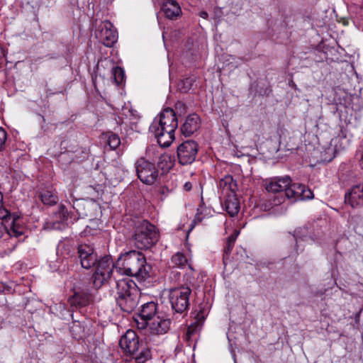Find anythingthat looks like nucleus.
<instances>
[{"instance_id": "f257e3e1", "label": "nucleus", "mask_w": 363, "mask_h": 363, "mask_svg": "<svg viewBox=\"0 0 363 363\" xmlns=\"http://www.w3.org/2000/svg\"><path fill=\"white\" fill-rule=\"evenodd\" d=\"M177 127L178 120L174 111L166 108L154 119L150 131L155 135L158 144L165 147H169L174 140V131Z\"/></svg>"}, {"instance_id": "f03ea898", "label": "nucleus", "mask_w": 363, "mask_h": 363, "mask_svg": "<svg viewBox=\"0 0 363 363\" xmlns=\"http://www.w3.org/2000/svg\"><path fill=\"white\" fill-rule=\"evenodd\" d=\"M265 189L268 192L272 193L284 191L285 196L292 201L309 200L313 198V194L310 189L302 184H291V179L288 176L273 179L267 184Z\"/></svg>"}, {"instance_id": "7ed1b4c3", "label": "nucleus", "mask_w": 363, "mask_h": 363, "mask_svg": "<svg viewBox=\"0 0 363 363\" xmlns=\"http://www.w3.org/2000/svg\"><path fill=\"white\" fill-rule=\"evenodd\" d=\"M116 268L129 277L144 279L148 275L145 255L136 250H130L118 258Z\"/></svg>"}, {"instance_id": "20e7f679", "label": "nucleus", "mask_w": 363, "mask_h": 363, "mask_svg": "<svg viewBox=\"0 0 363 363\" xmlns=\"http://www.w3.org/2000/svg\"><path fill=\"white\" fill-rule=\"evenodd\" d=\"M159 238L158 229L147 220H143L135 225L133 242L138 249L146 250L155 246Z\"/></svg>"}, {"instance_id": "39448f33", "label": "nucleus", "mask_w": 363, "mask_h": 363, "mask_svg": "<svg viewBox=\"0 0 363 363\" xmlns=\"http://www.w3.org/2000/svg\"><path fill=\"white\" fill-rule=\"evenodd\" d=\"M96 270L93 275V283L96 288L109 283L113 277L114 264L111 256L106 255L97 259Z\"/></svg>"}, {"instance_id": "423d86ee", "label": "nucleus", "mask_w": 363, "mask_h": 363, "mask_svg": "<svg viewBox=\"0 0 363 363\" xmlns=\"http://www.w3.org/2000/svg\"><path fill=\"white\" fill-rule=\"evenodd\" d=\"M191 289L187 286H181L169 290V298L172 308L177 313L186 311L190 305Z\"/></svg>"}, {"instance_id": "0eeeda50", "label": "nucleus", "mask_w": 363, "mask_h": 363, "mask_svg": "<svg viewBox=\"0 0 363 363\" xmlns=\"http://www.w3.org/2000/svg\"><path fill=\"white\" fill-rule=\"evenodd\" d=\"M135 170L138 179L145 184H153L158 178V170L155 164L144 158L136 162Z\"/></svg>"}, {"instance_id": "6e6552de", "label": "nucleus", "mask_w": 363, "mask_h": 363, "mask_svg": "<svg viewBox=\"0 0 363 363\" xmlns=\"http://www.w3.org/2000/svg\"><path fill=\"white\" fill-rule=\"evenodd\" d=\"M95 36L106 47H112L117 41V31L109 21H101L95 30Z\"/></svg>"}, {"instance_id": "1a4fd4ad", "label": "nucleus", "mask_w": 363, "mask_h": 363, "mask_svg": "<svg viewBox=\"0 0 363 363\" xmlns=\"http://www.w3.org/2000/svg\"><path fill=\"white\" fill-rule=\"evenodd\" d=\"M199 145L194 140H186L177 147V158L182 165L191 164L195 161Z\"/></svg>"}, {"instance_id": "9d476101", "label": "nucleus", "mask_w": 363, "mask_h": 363, "mask_svg": "<svg viewBox=\"0 0 363 363\" xmlns=\"http://www.w3.org/2000/svg\"><path fill=\"white\" fill-rule=\"evenodd\" d=\"M77 257L84 269H89L95 266L98 256L94 247L87 244H81L77 247Z\"/></svg>"}, {"instance_id": "9b49d317", "label": "nucleus", "mask_w": 363, "mask_h": 363, "mask_svg": "<svg viewBox=\"0 0 363 363\" xmlns=\"http://www.w3.org/2000/svg\"><path fill=\"white\" fill-rule=\"evenodd\" d=\"M121 348L125 352L131 354L136 353L139 350V339L134 330H128L119 340Z\"/></svg>"}, {"instance_id": "f8f14e48", "label": "nucleus", "mask_w": 363, "mask_h": 363, "mask_svg": "<svg viewBox=\"0 0 363 363\" xmlns=\"http://www.w3.org/2000/svg\"><path fill=\"white\" fill-rule=\"evenodd\" d=\"M116 301L130 294L138 292L137 285L130 278H123L116 281Z\"/></svg>"}, {"instance_id": "ddd939ff", "label": "nucleus", "mask_w": 363, "mask_h": 363, "mask_svg": "<svg viewBox=\"0 0 363 363\" xmlns=\"http://www.w3.org/2000/svg\"><path fill=\"white\" fill-rule=\"evenodd\" d=\"M169 318L157 315L150 323L149 331L151 335H162L166 334L170 329Z\"/></svg>"}, {"instance_id": "4468645a", "label": "nucleus", "mask_w": 363, "mask_h": 363, "mask_svg": "<svg viewBox=\"0 0 363 363\" xmlns=\"http://www.w3.org/2000/svg\"><path fill=\"white\" fill-rule=\"evenodd\" d=\"M345 201L352 208L363 205V183L353 186L350 191L345 194Z\"/></svg>"}, {"instance_id": "2eb2a0df", "label": "nucleus", "mask_w": 363, "mask_h": 363, "mask_svg": "<svg viewBox=\"0 0 363 363\" xmlns=\"http://www.w3.org/2000/svg\"><path fill=\"white\" fill-rule=\"evenodd\" d=\"M157 305L153 301L146 303L142 306V308L140 311V316L143 322L138 323L139 328H146L147 321L153 320L157 315H160L157 311Z\"/></svg>"}, {"instance_id": "dca6fc26", "label": "nucleus", "mask_w": 363, "mask_h": 363, "mask_svg": "<svg viewBox=\"0 0 363 363\" xmlns=\"http://www.w3.org/2000/svg\"><path fill=\"white\" fill-rule=\"evenodd\" d=\"M200 125L199 116L196 113L189 114L181 126V133L185 137H189L199 130Z\"/></svg>"}, {"instance_id": "f3484780", "label": "nucleus", "mask_w": 363, "mask_h": 363, "mask_svg": "<svg viewBox=\"0 0 363 363\" xmlns=\"http://www.w3.org/2000/svg\"><path fill=\"white\" fill-rule=\"evenodd\" d=\"M138 291L130 294L129 296H124L116 300L117 305L120 308L128 313H130L137 307L138 303Z\"/></svg>"}, {"instance_id": "a211bd4d", "label": "nucleus", "mask_w": 363, "mask_h": 363, "mask_svg": "<svg viewBox=\"0 0 363 363\" xmlns=\"http://www.w3.org/2000/svg\"><path fill=\"white\" fill-rule=\"evenodd\" d=\"M89 301L90 294L87 289L75 291L74 294L68 299L69 304L77 308L87 306Z\"/></svg>"}, {"instance_id": "6ab92c4d", "label": "nucleus", "mask_w": 363, "mask_h": 363, "mask_svg": "<svg viewBox=\"0 0 363 363\" xmlns=\"http://www.w3.org/2000/svg\"><path fill=\"white\" fill-rule=\"evenodd\" d=\"M162 11L165 16L171 20L176 19L182 13L181 7L174 0L164 1L162 6Z\"/></svg>"}, {"instance_id": "aec40b11", "label": "nucleus", "mask_w": 363, "mask_h": 363, "mask_svg": "<svg viewBox=\"0 0 363 363\" xmlns=\"http://www.w3.org/2000/svg\"><path fill=\"white\" fill-rule=\"evenodd\" d=\"M223 206L230 216H235L240 211V203L235 194L228 195Z\"/></svg>"}, {"instance_id": "412c9836", "label": "nucleus", "mask_w": 363, "mask_h": 363, "mask_svg": "<svg viewBox=\"0 0 363 363\" xmlns=\"http://www.w3.org/2000/svg\"><path fill=\"white\" fill-rule=\"evenodd\" d=\"M18 216H13V218L11 220L10 228H7V227H6L4 228L5 235L6 236L18 238L23 235L24 228L18 223Z\"/></svg>"}, {"instance_id": "4be33fe9", "label": "nucleus", "mask_w": 363, "mask_h": 363, "mask_svg": "<svg viewBox=\"0 0 363 363\" xmlns=\"http://www.w3.org/2000/svg\"><path fill=\"white\" fill-rule=\"evenodd\" d=\"M196 320L191 323L187 328L186 335L190 337L193 334L201 330L203 322L205 320L203 311H200L196 316Z\"/></svg>"}, {"instance_id": "5701e85b", "label": "nucleus", "mask_w": 363, "mask_h": 363, "mask_svg": "<svg viewBox=\"0 0 363 363\" xmlns=\"http://www.w3.org/2000/svg\"><path fill=\"white\" fill-rule=\"evenodd\" d=\"M134 354L135 363H145L151 357L150 348L143 345L139 346L138 351Z\"/></svg>"}, {"instance_id": "b1692460", "label": "nucleus", "mask_w": 363, "mask_h": 363, "mask_svg": "<svg viewBox=\"0 0 363 363\" xmlns=\"http://www.w3.org/2000/svg\"><path fill=\"white\" fill-rule=\"evenodd\" d=\"M40 199L45 205L52 206L57 203V196L48 189H43L40 193Z\"/></svg>"}, {"instance_id": "393cba45", "label": "nucleus", "mask_w": 363, "mask_h": 363, "mask_svg": "<svg viewBox=\"0 0 363 363\" xmlns=\"http://www.w3.org/2000/svg\"><path fill=\"white\" fill-rule=\"evenodd\" d=\"M169 264L172 267L182 269L186 267L187 259L183 253L178 252L172 256Z\"/></svg>"}, {"instance_id": "a878e982", "label": "nucleus", "mask_w": 363, "mask_h": 363, "mask_svg": "<svg viewBox=\"0 0 363 363\" xmlns=\"http://www.w3.org/2000/svg\"><path fill=\"white\" fill-rule=\"evenodd\" d=\"M19 5L25 10L33 11L38 9L41 0H16Z\"/></svg>"}, {"instance_id": "bb28decb", "label": "nucleus", "mask_w": 363, "mask_h": 363, "mask_svg": "<svg viewBox=\"0 0 363 363\" xmlns=\"http://www.w3.org/2000/svg\"><path fill=\"white\" fill-rule=\"evenodd\" d=\"M237 236H238L237 233L232 234L227 239L226 245L224 247V250H223V262L224 263H225V260L228 258V256L230 255V254L234 247L235 240L237 239Z\"/></svg>"}, {"instance_id": "cd10ccee", "label": "nucleus", "mask_w": 363, "mask_h": 363, "mask_svg": "<svg viewBox=\"0 0 363 363\" xmlns=\"http://www.w3.org/2000/svg\"><path fill=\"white\" fill-rule=\"evenodd\" d=\"M218 186L220 188L223 189L230 190L231 191H233V178L231 175H225L223 178L220 179L218 182Z\"/></svg>"}, {"instance_id": "c85d7f7f", "label": "nucleus", "mask_w": 363, "mask_h": 363, "mask_svg": "<svg viewBox=\"0 0 363 363\" xmlns=\"http://www.w3.org/2000/svg\"><path fill=\"white\" fill-rule=\"evenodd\" d=\"M112 73L113 75L115 82L117 84H122L125 78L124 70L120 67H116L113 69Z\"/></svg>"}, {"instance_id": "c756f323", "label": "nucleus", "mask_w": 363, "mask_h": 363, "mask_svg": "<svg viewBox=\"0 0 363 363\" xmlns=\"http://www.w3.org/2000/svg\"><path fill=\"white\" fill-rule=\"evenodd\" d=\"M13 216L15 215H11L10 212L3 206V205L0 206V220H2L1 223H9L13 218Z\"/></svg>"}, {"instance_id": "7c9ffc66", "label": "nucleus", "mask_w": 363, "mask_h": 363, "mask_svg": "<svg viewBox=\"0 0 363 363\" xmlns=\"http://www.w3.org/2000/svg\"><path fill=\"white\" fill-rule=\"evenodd\" d=\"M158 165L161 167L162 169L168 170L172 167V163L170 160V157L167 155H162L160 157V161L158 162Z\"/></svg>"}, {"instance_id": "2f4dec72", "label": "nucleus", "mask_w": 363, "mask_h": 363, "mask_svg": "<svg viewBox=\"0 0 363 363\" xmlns=\"http://www.w3.org/2000/svg\"><path fill=\"white\" fill-rule=\"evenodd\" d=\"M107 143L111 149H116L121 144V140L118 135L111 133L108 138Z\"/></svg>"}, {"instance_id": "473e14b6", "label": "nucleus", "mask_w": 363, "mask_h": 363, "mask_svg": "<svg viewBox=\"0 0 363 363\" xmlns=\"http://www.w3.org/2000/svg\"><path fill=\"white\" fill-rule=\"evenodd\" d=\"M56 215H58L62 223L66 222L69 218V213L64 205L59 206Z\"/></svg>"}, {"instance_id": "72a5a7b5", "label": "nucleus", "mask_w": 363, "mask_h": 363, "mask_svg": "<svg viewBox=\"0 0 363 363\" xmlns=\"http://www.w3.org/2000/svg\"><path fill=\"white\" fill-rule=\"evenodd\" d=\"M7 133L4 128L0 127V151L3 150L6 145Z\"/></svg>"}, {"instance_id": "f704fd0d", "label": "nucleus", "mask_w": 363, "mask_h": 363, "mask_svg": "<svg viewBox=\"0 0 363 363\" xmlns=\"http://www.w3.org/2000/svg\"><path fill=\"white\" fill-rule=\"evenodd\" d=\"M333 153L334 152V149L333 148H331V147H329L327 150L325 151V152L322 155V157L324 159L325 161H328V162H330L333 160V158L334 157V155L333 156H330V157H327L325 156L328 153Z\"/></svg>"}, {"instance_id": "c9c22d12", "label": "nucleus", "mask_w": 363, "mask_h": 363, "mask_svg": "<svg viewBox=\"0 0 363 363\" xmlns=\"http://www.w3.org/2000/svg\"><path fill=\"white\" fill-rule=\"evenodd\" d=\"M60 247H62V249L65 250V254H66L67 255H69V253H70V247H71L69 245L63 243L61 245H60Z\"/></svg>"}, {"instance_id": "e433bc0d", "label": "nucleus", "mask_w": 363, "mask_h": 363, "mask_svg": "<svg viewBox=\"0 0 363 363\" xmlns=\"http://www.w3.org/2000/svg\"><path fill=\"white\" fill-rule=\"evenodd\" d=\"M294 238H295V240H296V244H298V240H305V238H306V236H304V235H303L302 237H301V236L299 235V232H298V231H296V230L295 231V233H294Z\"/></svg>"}, {"instance_id": "4c0bfd02", "label": "nucleus", "mask_w": 363, "mask_h": 363, "mask_svg": "<svg viewBox=\"0 0 363 363\" xmlns=\"http://www.w3.org/2000/svg\"><path fill=\"white\" fill-rule=\"evenodd\" d=\"M192 186V184L189 182H187L184 184V189L186 191H189L191 190Z\"/></svg>"}, {"instance_id": "58836bf2", "label": "nucleus", "mask_w": 363, "mask_h": 363, "mask_svg": "<svg viewBox=\"0 0 363 363\" xmlns=\"http://www.w3.org/2000/svg\"><path fill=\"white\" fill-rule=\"evenodd\" d=\"M199 16L203 18H207L208 16V14L206 11H201L199 13Z\"/></svg>"}, {"instance_id": "ea45409f", "label": "nucleus", "mask_w": 363, "mask_h": 363, "mask_svg": "<svg viewBox=\"0 0 363 363\" xmlns=\"http://www.w3.org/2000/svg\"><path fill=\"white\" fill-rule=\"evenodd\" d=\"M4 235H5L4 228V229H0V239L2 238Z\"/></svg>"}, {"instance_id": "a19ab883", "label": "nucleus", "mask_w": 363, "mask_h": 363, "mask_svg": "<svg viewBox=\"0 0 363 363\" xmlns=\"http://www.w3.org/2000/svg\"><path fill=\"white\" fill-rule=\"evenodd\" d=\"M3 195L0 193V206H2Z\"/></svg>"}, {"instance_id": "79ce46f5", "label": "nucleus", "mask_w": 363, "mask_h": 363, "mask_svg": "<svg viewBox=\"0 0 363 363\" xmlns=\"http://www.w3.org/2000/svg\"><path fill=\"white\" fill-rule=\"evenodd\" d=\"M40 117H41V118H42L43 121V122H45V118H44V116H40Z\"/></svg>"}, {"instance_id": "37998d69", "label": "nucleus", "mask_w": 363, "mask_h": 363, "mask_svg": "<svg viewBox=\"0 0 363 363\" xmlns=\"http://www.w3.org/2000/svg\"><path fill=\"white\" fill-rule=\"evenodd\" d=\"M76 326L75 324H74V325L72 327V329L73 330L74 329V327Z\"/></svg>"}]
</instances>
